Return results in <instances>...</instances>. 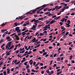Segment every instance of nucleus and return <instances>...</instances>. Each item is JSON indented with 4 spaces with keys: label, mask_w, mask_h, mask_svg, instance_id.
Instances as JSON below:
<instances>
[{
    "label": "nucleus",
    "mask_w": 75,
    "mask_h": 75,
    "mask_svg": "<svg viewBox=\"0 0 75 75\" xmlns=\"http://www.w3.org/2000/svg\"><path fill=\"white\" fill-rule=\"evenodd\" d=\"M33 21L35 23L36 21H38V20H36L35 18H34L31 21V22H32V23H33Z\"/></svg>",
    "instance_id": "f257e3e1"
},
{
    "label": "nucleus",
    "mask_w": 75,
    "mask_h": 75,
    "mask_svg": "<svg viewBox=\"0 0 75 75\" xmlns=\"http://www.w3.org/2000/svg\"><path fill=\"white\" fill-rule=\"evenodd\" d=\"M36 40V39L35 38H33L32 40V41H33L32 42L33 43V42H35Z\"/></svg>",
    "instance_id": "f03ea898"
},
{
    "label": "nucleus",
    "mask_w": 75,
    "mask_h": 75,
    "mask_svg": "<svg viewBox=\"0 0 75 75\" xmlns=\"http://www.w3.org/2000/svg\"><path fill=\"white\" fill-rule=\"evenodd\" d=\"M55 22V20H52L50 22V23H49V24H52L53 23H54Z\"/></svg>",
    "instance_id": "7ed1b4c3"
},
{
    "label": "nucleus",
    "mask_w": 75,
    "mask_h": 75,
    "mask_svg": "<svg viewBox=\"0 0 75 75\" xmlns=\"http://www.w3.org/2000/svg\"><path fill=\"white\" fill-rule=\"evenodd\" d=\"M7 74H10V69H9L8 68L7 69Z\"/></svg>",
    "instance_id": "20e7f679"
},
{
    "label": "nucleus",
    "mask_w": 75,
    "mask_h": 75,
    "mask_svg": "<svg viewBox=\"0 0 75 75\" xmlns=\"http://www.w3.org/2000/svg\"><path fill=\"white\" fill-rule=\"evenodd\" d=\"M60 17H61L60 16H58V17H57L56 18H55L54 19H55V20H58L59 18H60Z\"/></svg>",
    "instance_id": "39448f33"
},
{
    "label": "nucleus",
    "mask_w": 75,
    "mask_h": 75,
    "mask_svg": "<svg viewBox=\"0 0 75 75\" xmlns=\"http://www.w3.org/2000/svg\"><path fill=\"white\" fill-rule=\"evenodd\" d=\"M35 25H33V28H35L36 27H37V24H35Z\"/></svg>",
    "instance_id": "423d86ee"
},
{
    "label": "nucleus",
    "mask_w": 75,
    "mask_h": 75,
    "mask_svg": "<svg viewBox=\"0 0 75 75\" xmlns=\"http://www.w3.org/2000/svg\"><path fill=\"white\" fill-rule=\"evenodd\" d=\"M62 8V6H60L58 8H56V10H58L59 9H60Z\"/></svg>",
    "instance_id": "0eeeda50"
},
{
    "label": "nucleus",
    "mask_w": 75,
    "mask_h": 75,
    "mask_svg": "<svg viewBox=\"0 0 75 75\" xmlns=\"http://www.w3.org/2000/svg\"><path fill=\"white\" fill-rule=\"evenodd\" d=\"M12 42L11 41H10L8 43H7V45H11V43Z\"/></svg>",
    "instance_id": "6e6552de"
},
{
    "label": "nucleus",
    "mask_w": 75,
    "mask_h": 75,
    "mask_svg": "<svg viewBox=\"0 0 75 75\" xmlns=\"http://www.w3.org/2000/svg\"><path fill=\"white\" fill-rule=\"evenodd\" d=\"M40 22H41V21H40V22H39V21L38 20V21H37L34 23V24H37V23H40Z\"/></svg>",
    "instance_id": "1a4fd4ad"
},
{
    "label": "nucleus",
    "mask_w": 75,
    "mask_h": 75,
    "mask_svg": "<svg viewBox=\"0 0 75 75\" xmlns=\"http://www.w3.org/2000/svg\"><path fill=\"white\" fill-rule=\"evenodd\" d=\"M19 28H20L19 27H16L15 28V31H17L19 29Z\"/></svg>",
    "instance_id": "9d476101"
},
{
    "label": "nucleus",
    "mask_w": 75,
    "mask_h": 75,
    "mask_svg": "<svg viewBox=\"0 0 75 75\" xmlns=\"http://www.w3.org/2000/svg\"><path fill=\"white\" fill-rule=\"evenodd\" d=\"M46 7V4H44L43 5L41 6V7H42V8H43V9L44 8V7Z\"/></svg>",
    "instance_id": "9b49d317"
},
{
    "label": "nucleus",
    "mask_w": 75,
    "mask_h": 75,
    "mask_svg": "<svg viewBox=\"0 0 75 75\" xmlns=\"http://www.w3.org/2000/svg\"><path fill=\"white\" fill-rule=\"evenodd\" d=\"M13 48H14V45L11 46V47H10L9 49V50H11Z\"/></svg>",
    "instance_id": "f8f14e48"
},
{
    "label": "nucleus",
    "mask_w": 75,
    "mask_h": 75,
    "mask_svg": "<svg viewBox=\"0 0 75 75\" xmlns=\"http://www.w3.org/2000/svg\"><path fill=\"white\" fill-rule=\"evenodd\" d=\"M61 73H62V71H61L59 72H57V75H59L60 74H61Z\"/></svg>",
    "instance_id": "ddd939ff"
},
{
    "label": "nucleus",
    "mask_w": 75,
    "mask_h": 75,
    "mask_svg": "<svg viewBox=\"0 0 75 75\" xmlns=\"http://www.w3.org/2000/svg\"><path fill=\"white\" fill-rule=\"evenodd\" d=\"M51 22V21L47 20L45 22V23H46V24H47L48 23H49L50 22Z\"/></svg>",
    "instance_id": "4468645a"
},
{
    "label": "nucleus",
    "mask_w": 75,
    "mask_h": 75,
    "mask_svg": "<svg viewBox=\"0 0 75 75\" xmlns=\"http://www.w3.org/2000/svg\"><path fill=\"white\" fill-rule=\"evenodd\" d=\"M65 18H63L62 19H61V21H62V23H63L64 22V21L65 20Z\"/></svg>",
    "instance_id": "2eb2a0df"
},
{
    "label": "nucleus",
    "mask_w": 75,
    "mask_h": 75,
    "mask_svg": "<svg viewBox=\"0 0 75 75\" xmlns=\"http://www.w3.org/2000/svg\"><path fill=\"white\" fill-rule=\"evenodd\" d=\"M47 52H45L43 54V55H42V56H44L45 55H47Z\"/></svg>",
    "instance_id": "dca6fc26"
},
{
    "label": "nucleus",
    "mask_w": 75,
    "mask_h": 75,
    "mask_svg": "<svg viewBox=\"0 0 75 75\" xmlns=\"http://www.w3.org/2000/svg\"><path fill=\"white\" fill-rule=\"evenodd\" d=\"M48 8H45L44 9H43L44 11H46V10H47L48 9Z\"/></svg>",
    "instance_id": "f3484780"
},
{
    "label": "nucleus",
    "mask_w": 75,
    "mask_h": 75,
    "mask_svg": "<svg viewBox=\"0 0 75 75\" xmlns=\"http://www.w3.org/2000/svg\"><path fill=\"white\" fill-rule=\"evenodd\" d=\"M31 11H32V10H31L30 11L27 12V13H25V14H26V15H27V14H29V13H31Z\"/></svg>",
    "instance_id": "a211bd4d"
},
{
    "label": "nucleus",
    "mask_w": 75,
    "mask_h": 75,
    "mask_svg": "<svg viewBox=\"0 0 75 75\" xmlns=\"http://www.w3.org/2000/svg\"><path fill=\"white\" fill-rule=\"evenodd\" d=\"M3 74L4 75H7V72H6V71H5L3 72Z\"/></svg>",
    "instance_id": "6ab92c4d"
},
{
    "label": "nucleus",
    "mask_w": 75,
    "mask_h": 75,
    "mask_svg": "<svg viewBox=\"0 0 75 75\" xmlns=\"http://www.w3.org/2000/svg\"><path fill=\"white\" fill-rule=\"evenodd\" d=\"M61 59V58L60 57H58L57 58V60L58 61H59Z\"/></svg>",
    "instance_id": "aec40b11"
},
{
    "label": "nucleus",
    "mask_w": 75,
    "mask_h": 75,
    "mask_svg": "<svg viewBox=\"0 0 75 75\" xmlns=\"http://www.w3.org/2000/svg\"><path fill=\"white\" fill-rule=\"evenodd\" d=\"M22 35H23V36L25 34H26V33H25L24 32H22Z\"/></svg>",
    "instance_id": "412c9836"
},
{
    "label": "nucleus",
    "mask_w": 75,
    "mask_h": 75,
    "mask_svg": "<svg viewBox=\"0 0 75 75\" xmlns=\"http://www.w3.org/2000/svg\"><path fill=\"white\" fill-rule=\"evenodd\" d=\"M37 9H35L34 10H33L32 11V13H35V12L36 11H37Z\"/></svg>",
    "instance_id": "4be33fe9"
},
{
    "label": "nucleus",
    "mask_w": 75,
    "mask_h": 75,
    "mask_svg": "<svg viewBox=\"0 0 75 75\" xmlns=\"http://www.w3.org/2000/svg\"><path fill=\"white\" fill-rule=\"evenodd\" d=\"M32 53V52H31L29 51L28 53L27 54L28 55H29V54H31V53Z\"/></svg>",
    "instance_id": "5701e85b"
},
{
    "label": "nucleus",
    "mask_w": 75,
    "mask_h": 75,
    "mask_svg": "<svg viewBox=\"0 0 75 75\" xmlns=\"http://www.w3.org/2000/svg\"><path fill=\"white\" fill-rule=\"evenodd\" d=\"M10 36H8L6 37V40H9V39H10Z\"/></svg>",
    "instance_id": "b1692460"
},
{
    "label": "nucleus",
    "mask_w": 75,
    "mask_h": 75,
    "mask_svg": "<svg viewBox=\"0 0 75 75\" xmlns=\"http://www.w3.org/2000/svg\"><path fill=\"white\" fill-rule=\"evenodd\" d=\"M27 63H28V62H26L24 63V64L25 65H27Z\"/></svg>",
    "instance_id": "393cba45"
},
{
    "label": "nucleus",
    "mask_w": 75,
    "mask_h": 75,
    "mask_svg": "<svg viewBox=\"0 0 75 75\" xmlns=\"http://www.w3.org/2000/svg\"><path fill=\"white\" fill-rule=\"evenodd\" d=\"M17 33H20L21 32V30L20 29H19L18 30H17Z\"/></svg>",
    "instance_id": "a878e982"
},
{
    "label": "nucleus",
    "mask_w": 75,
    "mask_h": 75,
    "mask_svg": "<svg viewBox=\"0 0 75 75\" xmlns=\"http://www.w3.org/2000/svg\"><path fill=\"white\" fill-rule=\"evenodd\" d=\"M59 24H60V26H62V25L63 23H62V22H60L59 23Z\"/></svg>",
    "instance_id": "bb28decb"
},
{
    "label": "nucleus",
    "mask_w": 75,
    "mask_h": 75,
    "mask_svg": "<svg viewBox=\"0 0 75 75\" xmlns=\"http://www.w3.org/2000/svg\"><path fill=\"white\" fill-rule=\"evenodd\" d=\"M3 39H1L0 41V43H1L3 41Z\"/></svg>",
    "instance_id": "cd10ccee"
},
{
    "label": "nucleus",
    "mask_w": 75,
    "mask_h": 75,
    "mask_svg": "<svg viewBox=\"0 0 75 75\" xmlns=\"http://www.w3.org/2000/svg\"><path fill=\"white\" fill-rule=\"evenodd\" d=\"M31 71H32V72H35V70L33 69H32L31 70Z\"/></svg>",
    "instance_id": "c85d7f7f"
},
{
    "label": "nucleus",
    "mask_w": 75,
    "mask_h": 75,
    "mask_svg": "<svg viewBox=\"0 0 75 75\" xmlns=\"http://www.w3.org/2000/svg\"><path fill=\"white\" fill-rule=\"evenodd\" d=\"M6 25V24H4V23L1 25V26L2 27H3V26H4V25Z\"/></svg>",
    "instance_id": "c756f323"
},
{
    "label": "nucleus",
    "mask_w": 75,
    "mask_h": 75,
    "mask_svg": "<svg viewBox=\"0 0 75 75\" xmlns=\"http://www.w3.org/2000/svg\"><path fill=\"white\" fill-rule=\"evenodd\" d=\"M67 22L68 23H69V24L71 23V21L69 20H68L67 21Z\"/></svg>",
    "instance_id": "7c9ffc66"
},
{
    "label": "nucleus",
    "mask_w": 75,
    "mask_h": 75,
    "mask_svg": "<svg viewBox=\"0 0 75 75\" xmlns=\"http://www.w3.org/2000/svg\"><path fill=\"white\" fill-rule=\"evenodd\" d=\"M57 17V16L56 15H55L52 17V18H55V17Z\"/></svg>",
    "instance_id": "2f4dec72"
},
{
    "label": "nucleus",
    "mask_w": 75,
    "mask_h": 75,
    "mask_svg": "<svg viewBox=\"0 0 75 75\" xmlns=\"http://www.w3.org/2000/svg\"><path fill=\"white\" fill-rule=\"evenodd\" d=\"M41 6H40V7H38V8H36V10H37L38 9H40V8H41Z\"/></svg>",
    "instance_id": "473e14b6"
},
{
    "label": "nucleus",
    "mask_w": 75,
    "mask_h": 75,
    "mask_svg": "<svg viewBox=\"0 0 75 75\" xmlns=\"http://www.w3.org/2000/svg\"><path fill=\"white\" fill-rule=\"evenodd\" d=\"M14 24H15V26H16V27H17V26L18 25H17V23H14Z\"/></svg>",
    "instance_id": "72a5a7b5"
},
{
    "label": "nucleus",
    "mask_w": 75,
    "mask_h": 75,
    "mask_svg": "<svg viewBox=\"0 0 75 75\" xmlns=\"http://www.w3.org/2000/svg\"><path fill=\"white\" fill-rule=\"evenodd\" d=\"M5 45V44L4 43L1 46V48H3V46H4V45Z\"/></svg>",
    "instance_id": "f704fd0d"
},
{
    "label": "nucleus",
    "mask_w": 75,
    "mask_h": 75,
    "mask_svg": "<svg viewBox=\"0 0 75 75\" xmlns=\"http://www.w3.org/2000/svg\"><path fill=\"white\" fill-rule=\"evenodd\" d=\"M37 51V49H35L33 50V52H35Z\"/></svg>",
    "instance_id": "c9c22d12"
},
{
    "label": "nucleus",
    "mask_w": 75,
    "mask_h": 75,
    "mask_svg": "<svg viewBox=\"0 0 75 75\" xmlns=\"http://www.w3.org/2000/svg\"><path fill=\"white\" fill-rule=\"evenodd\" d=\"M65 6H64V7L62 8V9L63 10H65V9H66V8H65Z\"/></svg>",
    "instance_id": "e433bc0d"
},
{
    "label": "nucleus",
    "mask_w": 75,
    "mask_h": 75,
    "mask_svg": "<svg viewBox=\"0 0 75 75\" xmlns=\"http://www.w3.org/2000/svg\"><path fill=\"white\" fill-rule=\"evenodd\" d=\"M22 17L23 16H19V17H20V19L21 20H22L23 18Z\"/></svg>",
    "instance_id": "4c0bfd02"
},
{
    "label": "nucleus",
    "mask_w": 75,
    "mask_h": 75,
    "mask_svg": "<svg viewBox=\"0 0 75 75\" xmlns=\"http://www.w3.org/2000/svg\"><path fill=\"white\" fill-rule=\"evenodd\" d=\"M15 39L16 40H20V38L18 37L17 38H16Z\"/></svg>",
    "instance_id": "58836bf2"
},
{
    "label": "nucleus",
    "mask_w": 75,
    "mask_h": 75,
    "mask_svg": "<svg viewBox=\"0 0 75 75\" xmlns=\"http://www.w3.org/2000/svg\"><path fill=\"white\" fill-rule=\"evenodd\" d=\"M25 61V60H22L21 61V62H22V63H23L24 62V61Z\"/></svg>",
    "instance_id": "ea45409f"
},
{
    "label": "nucleus",
    "mask_w": 75,
    "mask_h": 75,
    "mask_svg": "<svg viewBox=\"0 0 75 75\" xmlns=\"http://www.w3.org/2000/svg\"><path fill=\"white\" fill-rule=\"evenodd\" d=\"M38 39H36L35 41V43H38V42H37L38 41Z\"/></svg>",
    "instance_id": "a19ab883"
},
{
    "label": "nucleus",
    "mask_w": 75,
    "mask_h": 75,
    "mask_svg": "<svg viewBox=\"0 0 75 75\" xmlns=\"http://www.w3.org/2000/svg\"><path fill=\"white\" fill-rule=\"evenodd\" d=\"M61 28V30H62V29H64V28H64V26H62L61 27H60Z\"/></svg>",
    "instance_id": "79ce46f5"
},
{
    "label": "nucleus",
    "mask_w": 75,
    "mask_h": 75,
    "mask_svg": "<svg viewBox=\"0 0 75 75\" xmlns=\"http://www.w3.org/2000/svg\"><path fill=\"white\" fill-rule=\"evenodd\" d=\"M52 10V8L51 9H49L48 10L49 11H51Z\"/></svg>",
    "instance_id": "37998d69"
},
{
    "label": "nucleus",
    "mask_w": 75,
    "mask_h": 75,
    "mask_svg": "<svg viewBox=\"0 0 75 75\" xmlns=\"http://www.w3.org/2000/svg\"><path fill=\"white\" fill-rule=\"evenodd\" d=\"M69 35L70 36V37H72V36H73V35H71V34H69Z\"/></svg>",
    "instance_id": "c03bdc74"
},
{
    "label": "nucleus",
    "mask_w": 75,
    "mask_h": 75,
    "mask_svg": "<svg viewBox=\"0 0 75 75\" xmlns=\"http://www.w3.org/2000/svg\"><path fill=\"white\" fill-rule=\"evenodd\" d=\"M71 16H74L75 15V13H72L71 14Z\"/></svg>",
    "instance_id": "a18cd8bd"
},
{
    "label": "nucleus",
    "mask_w": 75,
    "mask_h": 75,
    "mask_svg": "<svg viewBox=\"0 0 75 75\" xmlns=\"http://www.w3.org/2000/svg\"><path fill=\"white\" fill-rule=\"evenodd\" d=\"M68 34H69V32H67L66 34H65V35H68Z\"/></svg>",
    "instance_id": "49530a36"
},
{
    "label": "nucleus",
    "mask_w": 75,
    "mask_h": 75,
    "mask_svg": "<svg viewBox=\"0 0 75 75\" xmlns=\"http://www.w3.org/2000/svg\"><path fill=\"white\" fill-rule=\"evenodd\" d=\"M49 49H52V46H49Z\"/></svg>",
    "instance_id": "de8ad7c7"
},
{
    "label": "nucleus",
    "mask_w": 75,
    "mask_h": 75,
    "mask_svg": "<svg viewBox=\"0 0 75 75\" xmlns=\"http://www.w3.org/2000/svg\"><path fill=\"white\" fill-rule=\"evenodd\" d=\"M66 35H64V38H66V37H67V36H66Z\"/></svg>",
    "instance_id": "09e8293b"
},
{
    "label": "nucleus",
    "mask_w": 75,
    "mask_h": 75,
    "mask_svg": "<svg viewBox=\"0 0 75 75\" xmlns=\"http://www.w3.org/2000/svg\"><path fill=\"white\" fill-rule=\"evenodd\" d=\"M65 2L66 3H68V2H69V0H67Z\"/></svg>",
    "instance_id": "8fccbe9b"
},
{
    "label": "nucleus",
    "mask_w": 75,
    "mask_h": 75,
    "mask_svg": "<svg viewBox=\"0 0 75 75\" xmlns=\"http://www.w3.org/2000/svg\"><path fill=\"white\" fill-rule=\"evenodd\" d=\"M16 33H14L13 34H11V35H10V36H13V35H15V34H16Z\"/></svg>",
    "instance_id": "3c124183"
},
{
    "label": "nucleus",
    "mask_w": 75,
    "mask_h": 75,
    "mask_svg": "<svg viewBox=\"0 0 75 75\" xmlns=\"http://www.w3.org/2000/svg\"><path fill=\"white\" fill-rule=\"evenodd\" d=\"M37 59H40V60H41V57H39Z\"/></svg>",
    "instance_id": "603ef678"
},
{
    "label": "nucleus",
    "mask_w": 75,
    "mask_h": 75,
    "mask_svg": "<svg viewBox=\"0 0 75 75\" xmlns=\"http://www.w3.org/2000/svg\"><path fill=\"white\" fill-rule=\"evenodd\" d=\"M29 67V65L28 64L26 67V68H28Z\"/></svg>",
    "instance_id": "864d4df0"
},
{
    "label": "nucleus",
    "mask_w": 75,
    "mask_h": 75,
    "mask_svg": "<svg viewBox=\"0 0 75 75\" xmlns=\"http://www.w3.org/2000/svg\"><path fill=\"white\" fill-rule=\"evenodd\" d=\"M48 42H49V41H47L46 42H45V44H47V43H48Z\"/></svg>",
    "instance_id": "5fc2aeb1"
},
{
    "label": "nucleus",
    "mask_w": 75,
    "mask_h": 75,
    "mask_svg": "<svg viewBox=\"0 0 75 75\" xmlns=\"http://www.w3.org/2000/svg\"><path fill=\"white\" fill-rule=\"evenodd\" d=\"M57 54H55L54 55V57H56V56H57Z\"/></svg>",
    "instance_id": "6e6d98bb"
},
{
    "label": "nucleus",
    "mask_w": 75,
    "mask_h": 75,
    "mask_svg": "<svg viewBox=\"0 0 75 75\" xmlns=\"http://www.w3.org/2000/svg\"><path fill=\"white\" fill-rule=\"evenodd\" d=\"M53 62V60L51 61V62H50V65H51V64H52V63Z\"/></svg>",
    "instance_id": "4d7b16f0"
},
{
    "label": "nucleus",
    "mask_w": 75,
    "mask_h": 75,
    "mask_svg": "<svg viewBox=\"0 0 75 75\" xmlns=\"http://www.w3.org/2000/svg\"><path fill=\"white\" fill-rule=\"evenodd\" d=\"M40 11L39 10H38L37 11V13L38 14V13H40Z\"/></svg>",
    "instance_id": "13d9d810"
},
{
    "label": "nucleus",
    "mask_w": 75,
    "mask_h": 75,
    "mask_svg": "<svg viewBox=\"0 0 75 75\" xmlns=\"http://www.w3.org/2000/svg\"><path fill=\"white\" fill-rule=\"evenodd\" d=\"M51 74H54V71H53L52 70V71H51Z\"/></svg>",
    "instance_id": "bf43d9fd"
},
{
    "label": "nucleus",
    "mask_w": 75,
    "mask_h": 75,
    "mask_svg": "<svg viewBox=\"0 0 75 75\" xmlns=\"http://www.w3.org/2000/svg\"><path fill=\"white\" fill-rule=\"evenodd\" d=\"M40 65L41 66H43V65H44V64H43V63H40Z\"/></svg>",
    "instance_id": "052dcab7"
},
{
    "label": "nucleus",
    "mask_w": 75,
    "mask_h": 75,
    "mask_svg": "<svg viewBox=\"0 0 75 75\" xmlns=\"http://www.w3.org/2000/svg\"><path fill=\"white\" fill-rule=\"evenodd\" d=\"M51 13H50L48 14V16L50 17V16H51Z\"/></svg>",
    "instance_id": "680f3d73"
},
{
    "label": "nucleus",
    "mask_w": 75,
    "mask_h": 75,
    "mask_svg": "<svg viewBox=\"0 0 75 75\" xmlns=\"http://www.w3.org/2000/svg\"><path fill=\"white\" fill-rule=\"evenodd\" d=\"M47 41V38L43 40V41L45 42V41Z\"/></svg>",
    "instance_id": "e2e57ef3"
},
{
    "label": "nucleus",
    "mask_w": 75,
    "mask_h": 75,
    "mask_svg": "<svg viewBox=\"0 0 75 75\" xmlns=\"http://www.w3.org/2000/svg\"><path fill=\"white\" fill-rule=\"evenodd\" d=\"M36 64V63L35 62H33V66H34V65H35Z\"/></svg>",
    "instance_id": "0e129e2a"
},
{
    "label": "nucleus",
    "mask_w": 75,
    "mask_h": 75,
    "mask_svg": "<svg viewBox=\"0 0 75 75\" xmlns=\"http://www.w3.org/2000/svg\"><path fill=\"white\" fill-rule=\"evenodd\" d=\"M21 34V33H20L19 34H18V35H20Z\"/></svg>",
    "instance_id": "69168bd1"
},
{
    "label": "nucleus",
    "mask_w": 75,
    "mask_h": 75,
    "mask_svg": "<svg viewBox=\"0 0 75 75\" xmlns=\"http://www.w3.org/2000/svg\"><path fill=\"white\" fill-rule=\"evenodd\" d=\"M56 9L55 8H52V11H54V10H55Z\"/></svg>",
    "instance_id": "338daca9"
},
{
    "label": "nucleus",
    "mask_w": 75,
    "mask_h": 75,
    "mask_svg": "<svg viewBox=\"0 0 75 75\" xmlns=\"http://www.w3.org/2000/svg\"><path fill=\"white\" fill-rule=\"evenodd\" d=\"M75 1H72L71 2V3H75Z\"/></svg>",
    "instance_id": "774afa93"
}]
</instances>
